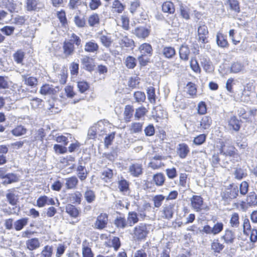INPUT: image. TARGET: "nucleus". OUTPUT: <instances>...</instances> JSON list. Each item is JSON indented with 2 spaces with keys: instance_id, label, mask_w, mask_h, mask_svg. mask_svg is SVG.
Returning a JSON list of instances; mask_svg holds the SVG:
<instances>
[{
  "instance_id": "58836bf2",
  "label": "nucleus",
  "mask_w": 257,
  "mask_h": 257,
  "mask_svg": "<svg viewBox=\"0 0 257 257\" xmlns=\"http://www.w3.org/2000/svg\"><path fill=\"white\" fill-rule=\"evenodd\" d=\"M45 137L44 130L43 128H40L35 131L34 136L32 137V141H40L43 142V138Z\"/></svg>"
},
{
  "instance_id": "680f3d73",
  "label": "nucleus",
  "mask_w": 257,
  "mask_h": 257,
  "mask_svg": "<svg viewBox=\"0 0 257 257\" xmlns=\"http://www.w3.org/2000/svg\"><path fill=\"white\" fill-rule=\"evenodd\" d=\"M235 178L238 180L242 179L246 175V173L244 170L241 168H237L234 172Z\"/></svg>"
},
{
  "instance_id": "bf43d9fd",
  "label": "nucleus",
  "mask_w": 257,
  "mask_h": 257,
  "mask_svg": "<svg viewBox=\"0 0 257 257\" xmlns=\"http://www.w3.org/2000/svg\"><path fill=\"white\" fill-rule=\"evenodd\" d=\"M186 89L187 93L191 96H194L196 94V88L195 84L189 82L186 86Z\"/></svg>"
},
{
  "instance_id": "052dcab7",
  "label": "nucleus",
  "mask_w": 257,
  "mask_h": 257,
  "mask_svg": "<svg viewBox=\"0 0 257 257\" xmlns=\"http://www.w3.org/2000/svg\"><path fill=\"white\" fill-rule=\"evenodd\" d=\"M6 197L8 201L12 205H15L17 203L18 198L15 194L12 193H7Z\"/></svg>"
},
{
  "instance_id": "8fccbe9b",
  "label": "nucleus",
  "mask_w": 257,
  "mask_h": 257,
  "mask_svg": "<svg viewBox=\"0 0 257 257\" xmlns=\"http://www.w3.org/2000/svg\"><path fill=\"white\" fill-rule=\"evenodd\" d=\"M165 199V197L163 195H157L154 196L152 200L154 202V206L156 208L160 207Z\"/></svg>"
},
{
  "instance_id": "ddd939ff",
  "label": "nucleus",
  "mask_w": 257,
  "mask_h": 257,
  "mask_svg": "<svg viewBox=\"0 0 257 257\" xmlns=\"http://www.w3.org/2000/svg\"><path fill=\"white\" fill-rule=\"evenodd\" d=\"M41 243L38 238H32L26 241L27 249L30 251L36 250L40 247Z\"/></svg>"
},
{
  "instance_id": "72a5a7b5",
  "label": "nucleus",
  "mask_w": 257,
  "mask_h": 257,
  "mask_svg": "<svg viewBox=\"0 0 257 257\" xmlns=\"http://www.w3.org/2000/svg\"><path fill=\"white\" fill-rule=\"evenodd\" d=\"M180 57L182 60L187 61L189 59L190 50L188 46L182 45L179 50Z\"/></svg>"
},
{
  "instance_id": "49530a36",
  "label": "nucleus",
  "mask_w": 257,
  "mask_h": 257,
  "mask_svg": "<svg viewBox=\"0 0 257 257\" xmlns=\"http://www.w3.org/2000/svg\"><path fill=\"white\" fill-rule=\"evenodd\" d=\"M82 195L79 192H76L71 194L69 198V200L72 203L80 204L81 200Z\"/></svg>"
},
{
  "instance_id": "f257e3e1",
  "label": "nucleus",
  "mask_w": 257,
  "mask_h": 257,
  "mask_svg": "<svg viewBox=\"0 0 257 257\" xmlns=\"http://www.w3.org/2000/svg\"><path fill=\"white\" fill-rule=\"evenodd\" d=\"M150 225L140 223L136 226L131 233L135 240L141 241L146 239L150 233Z\"/></svg>"
},
{
  "instance_id": "a18cd8bd",
  "label": "nucleus",
  "mask_w": 257,
  "mask_h": 257,
  "mask_svg": "<svg viewBox=\"0 0 257 257\" xmlns=\"http://www.w3.org/2000/svg\"><path fill=\"white\" fill-rule=\"evenodd\" d=\"M212 122L211 118L208 116H204L200 122V126L203 129H208Z\"/></svg>"
},
{
  "instance_id": "7c9ffc66",
  "label": "nucleus",
  "mask_w": 257,
  "mask_h": 257,
  "mask_svg": "<svg viewBox=\"0 0 257 257\" xmlns=\"http://www.w3.org/2000/svg\"><path fill=\"white\" fill-rule=\"evenodd\" d=\"M66 211L73 218H76L79 214L78 209L70 204H68L66 206Z\"/></svg>"
},
{
  "instance_id": "6e6552de",
  "label": "nucleus",
  "mask_w": 257,
  "mask_h": 257,
  "mask_svg": "<svg viewBox=\"0 0 257 257\" xmlns=\"http://www.w3.org/2000/svg\"><path fill=\"white\" fill-rule=\"evenodd\" d=\"M128 172L135 177H138L143 173V167L142 164L133 163L128 167Z\"/></svg>"
},
{
  "instance_id": "2eb2a0df",
  "label": "nucleus",
  "mask_w": 257,
  "mask_h": 257,
  "mask_svg": "<svg viewBox=\"0 0 257 257\" xmlns=\"http://www.w3.org/2000/svg\"><path fill=\"white\" fill-rule=\"evenodd\" d=\"M40 92L42 95H53L56 93L57 90L53 85L46 84L43 85L40 90Z\"/></svg>"
},
{
  "instance_id": "774afa93",
  "label": "nucleus",
  "mask_w": 257,
  "mask_h": 257,
  "mask_svg": "<svg viewBox=\"0 0 257 257\" xmlns=\"http://www.w3.org/2000/svg\"><path fill=\"white\" fill-rule=\"evenodd\" d=\"M223 228V224L222 222L216 223L212 227L213 234L216 235L220 233Z\"/></svg>"
},
{
  "instance_id": "393cba45",
  "label": "nucleus",
  "mask_w": 257,
  "mask_h": 257,
  "mask_svg": "<svg viewBox=\"0 0 257 257\" xmlns=\"http://www.w3.org/2000/svg\"><path fill=\"white\" fill-rule=\"evenodd\" d=\"M139 220L138 215L135 211H131L128 213L127 223L130 226H132L138 223Z\"/></svg>"
},
{
  "instance_id": "c9c22d12",
  "label": "nucleus",
  "mask_w": 257,
  "mask_h": 257,
  "mask_svg": "<svg viewBox=\"0 0 257 257\" xmlns=\"http://www.w3.org/2000/svg\"><path fill=\"white\" fill-rule=\"evenodd\" d=\"M82 64L84 67L87 70L90 71L92 69L93 65L92 64V59L89 57L85 56L81 60Z\"/></svg>"
},
{
  "instance_id": "1a4fd4ad",
  "label": "nucleus",
  "mask_w": 257,
  "mask_h": 257,
  "mask_svg": "<svg viewBox=\"0 0 257 257\" xmlns=\"http://www.w3.org/2000/svg\"><path fill=\"white\" fill-rule=\"evenodd\" d=\"M117 38L119 39L118 43L121 47H131L133 48L135 47L134 40L129 38L127 36L120 34V37H118Z\"/></svg>"
},
{
  "instance_id": "aec40b11",
  "label": "nucleus",
  "mask_w": 257,
  "mask_h": 257,
  "mask_svg": "<svg viewBox=\"0 0 257 257\" xmlns=\"http://www.w3.org/2000/svg\"><path fill=\"white\" fill-rule=\"evenodd\" d=\"M235 148L232 146L223 144L220 149V153L225 156H231L234 154Z\"/></svg>"
},
{
  "instance_id": "dca6fc26",
  "label": "nucleus",
  "mask_w": 257,
  "mask_h": 257,
  "mask_svg": "<svg viewBox=\"0 0 257 257\" xmlns=\"http://www.w3.org/2000/svg\"><path fill=\"white\" fill-rule=\"evenodd\" d=\"M84 49L85 52L88 53H95L98 51L99 46L94 41L91 40L85 44Z\"/></svg>"
},
{
  "instance_id": "b1692460",
  "label": "nucleus",
  "mask_w": 257,
  "mask_h": 257,
  "mask_svg": "<svg viewBox=\"0 0 257 257\" xmlns=\"http://www.w3.org/2000/svg\"><path fill=\"white\" fill-rule=\"evenodd\" d=\"M82 257H94L92 250L86 240L82 242Z\"/></svg>"
},
{
  "instance_id": "5fc2aeb1",
  "label": "nucleus",
  "mask_w": 257,
  "mask_h": 257,
  "mask_svg": "<svg viewBox=\"0 0 257 257\" xmlns=\"http://www.w3.org/2000/svg\"><path fill=\"white\" fill-rule=\"evenodd\" d=\"M148 98L151 103H154L156 101L155 89L150 87L147 90Z\"/></svg>"
},
{
  "instance_id": "a878e982",
  "label": "nucleus",
  "mask_w": 257,
  "mask_h": 257,
  "mask_svg": "<svg viewBox=\"0 0 257 257\" xmlns=\"http://www.w3.org/2000/svg\"><path fill=\"white\" fill-rule=\"evenodd\" d=\"M163 12L172 14L175 12V7L173 3L170 1L164 2L162 6Z\"/></svg>"
},
{
  "instance_id": "4c0bfd02",
  "label": "nucleus",
  "mask_w": 257,
  "mask_h": 257,
  "mask_svg": "<svg viewBox=\"0 0 257 257\" xmlns=\"http://www.w3.org/2000/svg\"><path fill=\"white\" fill-rule=\"evenodd\" d=\"M84 196L85 200L89 203L93 202L96 198L94 192L89 189H87L84 193Z\"/></svg>"
},
{
  "instance_id": "4468645a",
  "label": "nucleus",
  "mask_w": 257,
  "mask_h": 257,
  "mask_svg": "<svg viewBox=\"0 0 257 257\" xmlns=\"http://www.w3.org/2000/svg\"><path fill=\"white\" fill-rule=\"evenodd\" d=\"M226 244H232L235 238V235L234 232L229 229H226L224 234L221 237Z\"/></svg>"
},
{
  "instance_id": "f8f14e48",
  "label": "nucleus",
  "mask_w": 257,
  "mask_h": 257,
  "mask_svg": "<svg viewBox=\"0 0 257 257\" xmlns=\"http://www.w3.org/2000/svg\"><path fill=\"white\" fill-rule=\"evenodd\" d=\"M97 38L99 39L102 45L106 48H110L113 42L111 37L108 35L98 34Z\"/></svg>"
},
{
  "instance_id": "cd10ccee",
  "label": "nucleus",
  "mask_w": 257,
  "mask_h": 257,
  "mask_svg": "<svg viewBox=\"0 0 257 257\" xmlns=\"http://www.w3.org/2000/svg\"><path fill=\"white\" fill-rule=\"evenodd\" d=\"M139 50L142 54L151 55L153 52L152 46L148 43H144L140 46Z\"/></svg>"
},
{
  "instance_id": "20e7f679",
  "label": "nucleus",
  "mask_w": 257,
  "mask_h": 257,
  "mask_svg": "<svg viewBox=\"0 0 257 257\" xmlns=\"http://www.w3.org/2000/svg\"><path fill=\"white\" fill-rule=\"evenodd\" d=\"M175 205L171 203L165 204L161 211L163 218L170 219L173 217L174 213Z\"/></svg>"
},
{
  "instance_id": "f704fd0d",
  "label": "nucleus",
  "mask_w": 257,
  "mask_h": 257,
  "mask_svg": "<svg viewBox=\"0 0 257 257\" xmlns=\"http://www.w3.org/2000/svg\"><path fill=\"white\" fill-rule=\"evenodd\" d=\"M27 130L23 125L17 126L11 131L12 134L16 137H20L26 134Z\"/></svg>"
},
{
  "instance_id": "a211bd4d",
  "label": "nucleus",
  "mask_w": 257,
  "mask_h": 257,
  "mask_svg": "<svg viewBox=\"0 0 257 257\" xmlns=\"http://www.w3.org/2000/svg\"><path fill=\"white\" fill-rule=\"evenodd\" d=\"M65 186L68 189H74L76 188L78 183V180L76 176H72L66 178Z\"/></svg>"
},
{
  "instance_id": "ea45409f",
  "label": "nucleus",
  "mask_w": 257,
  "mask_h": 257,
  "mask_svg": "<svg viewBox=\"0 0 257 257\" xmlns=\"http://www.w3.org/2000/svg\"><path fill=\"white\" fill-rule=\"evenodd\" d=\"M52 246L47 245L43 247L41 253L40 254V257H52Z\"/></svg>"
},
{
  "instance_id": "473e14b6",
  "label": "nucleus",
  "mask_w": 257,
  "mask_h": 257,
  "mask_svg": "<svg viewBox=\"0 0 257 257\" xmlns=\"http://www.w3.org/2000/svg\"><path fill=\"white\" fill-rule=\"evenodd\" d=\"M153 180L157 186H162L164 183L165 177L163 173H158L153 176Z\"/></svg>"
},
{
  "instance_id": "864d4df0",
  "label": "nucleus",
  "mask_w": 257,
  "mask_h": 257,
  "mask_svg": "<svg viewBox=\"0 0 257 257\" xmlns=\"http://www.w3.org/2000/svg\"><path fill=\"white\" fill-rule=\"evenodd\" d=\"M247 203L249 205L257 204V196L254 193H250L246 199Z\"/></svg>"
},
{
  "instance_id": "a19ab883",
  "label": "nucleus",
  "mask_w": 257,
  "mask_h": 257,
  "mask_svg": "<svg viewBox=\"0 0 257 257\" xmlns=\"http://www.w3.org/2000/svg\"><path fill=\"white\" fill-rule=\"evenodd\" d=\"M162 53L166 58H171L175 55L176 52L173 47H165L163 48Z\"/></svg>"
},
{
  "instance_id": "412c9836",
  "label": "nucleus",
  "mask_w": 257,
  "mask_h": 257,
  "mask_svg": "<svg viewBox=\"0 0 257 257\" xmlns=\"http://www.w3.org/2000/svg\"><path fill=\"white\" fill-rule=\"evenodd\" d=\"M238 190L237 187H233L231 189L226 190L223 195V197L226 199H232L236 198L238 195Z\"/></svg>"
},
{
  "instance_id": "9d476101",
  "label": "nucleus",
  "mask_w": 257,
  "mask_h": 257,
  "mask_svg": "<svg viewBox=\"0 0 257 257\" xmlns=\"http://www.w3.org/2000/svg\"><path fill=\"white\" fill-rule=\"evenodd\" d=\"M46 205H55L54 199L45 195L39 197L37 200V205L39 207H43Z\"/></svg>"
},
{
  "instance_id": "e433bc0d",
  "label": "nucleus",
  "mask_w": 257,
  "mask_h": 257,
  "mask_svg": "<svg viewBox=\"0 0 257 257\" xmlns=\"http://www.w3.org/2000/svg\"><path fill=\"white\" fill-rule=\"evenodd\" d=\"M28 218H23L18 220L14 223V228L17 231H20L28 224Z\"/></svg>"
},
{
  "instance_id": "e2e57ef3",
  "label": "nucleus",
  "mask_w": 257,
  "mask_h": 257,
  "mask_svg": "<svg viewBox=\"0 0 257 257\" xmlns=\"http://www.w3.org/2000/svg\"><path fill=\"white\" fill-rule=\"evenodd\" d=\"M147 112V110L145 107H141L138 108L136 110L135 116L137 119H140V118L144 116Z\"/></svg>"
},
{
  "instance_id": "37998d69",
  "label": "nucleus",
  "mask_w": 257,
  "mask_h": 257,
  "mask_svg": "<svg viewBox=\"0 0 257 257\" xmlns=\"http://www.w3.org/2000/svg\"><path fill=\"white\" fill-rule=\"evenodd\" d=\"M77 175L81 181L84 180L87 175V172L84 166L80 165L77 168Z\"/></svg>"
},
{
  "instance_id": "603ef678",
  "label": "nucleus",
  "mask_w": 257,
  "mask_h": 257,
  "mask_svg": "<svg viewBox=\"0 0 257 257\" xmlns=\"http://www.w3.org/2000/svg\"><path fill=\"white\" fill-rule=\"evenodd\" d=\"M25 56V53L22 50L17 51L14 54V59L17 63H22Z\"/></svg>"
},
{
  "instance_id": "7ed1b4c3",
  "label": "nucleus",
  "mask_w": 257,
  "mask_h": 257,
  "mask_svg": "<svg viewBox=\"0 0 257 257\" xmlns=\"http://www.w3.org/2000/svg\"><path fill=\"white\" fill-rule=\"evenodd\" d=\"M151 32L150 27L139 26L136 27L133 31L132 33L135 35L138 38L145 39L147 38Z\"/></svg>"
},
{
  "instance_id": "39448f33",
  "label": "nucleus",
  "mask_w": 257,
  "mask_h": 257,
  "mask_svg": "<svg viewBox=\"0 0 257 257\" xmlns=\"http://www.w3.org/2000/svg\"><path fill=\"white\" fill-rule=\"evenodd\" d=\"M192 208L197 212L201 211L203 207L202 198L198 195H193L190 199Z\"/></svg>"
},
{
  "instance_id": "69168bd1",
  "label": "nucleus",
  "mask_w": 257,
  "mask_h": 257,
  "mask_svg": "<svg viewBox=\"0 0 257 257\" xmlns=\"http://www.w3.org/2000/svg\"><path fill=\"white\" fill-rule=\"evenodd\" d=\"M166 173L168 178L170 179H173L177 175L176 169L174 167L167 169Z\"/></svg>"
},
{
  "instance_id": "13d9d810",
  "label": "nucleus",
  "mask_w": 257,
  "mask_h": 257,
  "mask_svg": "<svg viewBox=\"0 0 257 257\" xmlns=\"http://www.w3.org/2000/svg\"><path fill=\"white\" fill-rule=\"evenodd\" d=\"M72 43L75 44L77 47L81 46V40L80 37L74 33H72L70 37V41Z\"/></svg>"
},
{
  "instance_id": "0eeeda50",
  "label": "nucleus",
  "mask_w": 257,
  "mask_h": 257,
  "mask_svg": "<svg viewBox=\"0 0 257 257\" xmlns=\"http://www.w3.org/2000/svg\"><path fill=\"white\" fill-rule=\"evenodd\" d=\"M198 40L202 43L207 42V38L208 34V31L206 26L205 25H200L198 28Z\"/></svg>"
},
{
  "instance_id": "6e6d98bb",
  "label": "nucleus",
  "mask_w": 257,
  "mask_h": 257,
  "mask_svg": "<svg viewBox=\"0 0 257 257\" xmlns=\"http://www.w3.org/2000/svg\"><path fill=\"white\" fill-rule=\"evenodd\" d=\"M134 96L137 102H144L146 99V95L144 92L142 91H136L134 94Z\"/></svg>"
},
{
  "instance_id": "09e8293b",
  "label": "nucleus",
  "mask_w": 257,
  "mask_h": 257,
  "mask_svg": "<svg viewBox=\"0 0 257 257\" xmlns=\"http://www.w3.org/2000/svg\"><path fill=\"white\" fill-rule=\"evenodd\" d=\"M133 108L131 105H126L124 111V118L126 121H129L133 116Z\"/></svg>"
},
{
  "instance_id": "6ab92c4d",
  "label": "nucleus",
  "mask_w": 257,
  "mask_h": 257,
  "mask_svg": "<svg viewBox=\"0 0 257 257\" xmlns=\"http://www.w3.org/2000/svg\"><path fill=\"white\" fill-rule=\"evenodd\" d=\"M228 126L230 129L237 132L240 127V121L236 116H231L228 120Z\"/></svg>"
},
{
  "instance_id": "423d86ee",
  "label": "nucleus",
  "mask_w": 257,
  "mask_h": 257,
  "mask_svg": "<svg viewBox=\"0 0 257 257\" xmlns=\"http://www.w3.org/2000/svg\"><path fill=\"white\" fill-rule=\"evenodd\" d=\"M108 222V215L106 213H100L97 217L94 223L95 227L98 229L104 228Z\"/></svg>"
},
{
  "instance_id": "bb28decb",
  "label": "nucleus",
  "mask_w": 257,
  "mask_h": 257,
  "mask_svg": "<svg viewBox=\"0 0 257 257\" xmlns=\"http://www.w3.org/2000/svg\"><path fill=\"white\" fill-rule=\"evenodd\" d=\"M124 8L125 6L119 0H114L112 4L111 11L112 12L121 13Z\"/></svg>"
},
{
  "instance_id": "0e129e2a",
  "label": "nucleus",
  "mask_w": 257,
  "mask_h": 257,
  "mask_svg": "<svg viewBox=\"0 0 257 257\" xmlns=\"http://www.w3.org/2000/svg\"><path fill=\"white\" fill-rule=\"evenodd\" d=\"M228 2L231 10L236 13L239 12V3L237 0H228Z\"/></svg>"
},
{
  "instance_id": "c85d7f7f",
  "label": "nucleus",
  "mask_w": 257,
  "mask_h": 257,
  "mask_svg": "<svg viewBox=\"0 0 257 257\" xmlns=\"http://www.w3.org/2000/svg\"><path fill=\"white\" fill-rule=\"evenodd\" d=\"M99 22L100 18L97 14H93L88 18V23L90 27H97L99 25Z\"/></svg>"
},
{
  "instance_id": "338daca9",
  "label": "nucleus",
  "mask_w": 257,
  "mask_h": 257,
  "mask_svg": "<svg viewBox=\"0 0 257 257\" xmlns=\"http://www.w3.org/2000/svg\"><path fill=\"white\" fill-rule=\"evenodd\" d=\"M100 0H90L89 7L91 10H95L101 5Z\"/></svg>"
},
{
  "instance_id": "de8ad7c7",
  "label": "nucleus",
  "mask_w": 257,
  "mask_h": 257,
  "mask_svg": "<svg viewBox=\"0 0 257 257\" xmlns=\"http://www.w3.org/2000/svg\"><path fill=\"white\" fill-rule=\"evenodd\" d=\"M229 223L232 227H237L239 226V215L237 213L234 212L231 214Z\"/></svg>"
},
{
  "instance_id": "c756f323",
  "label": "nucleus",
  "mask_w": 257,
  "mask_h": 257,
  "mask_svg": "<svg viewBox=\"0 0 257 257\" xmlns=\"http://www.w3.org/2000/svg\"><path fill=\"white\" fill-rule=\"evenodd\" d=\"M216 42L218 46L222 48H225L228 46V43L225 37L221 33H217L216 35Z\"/></svg>"
},
{
  "instance_id": "5701e85b",
  "label": "nucleus",
  "mask_w": 257,
  "mask_h": 257,
  "mask_svg": "<svg viewBox=\"0 0 257 257\" xmlns=\"http://www.w3.org/2000/svg\"><path fill=\"white\" fill-rule=\"evenodd\" d=\"M23 80L25 84L31 87H35L38 84L37 79L33 76H29L28 75H23L22 76Z\"/></svg>"
},
{
  "instance_id": "4be33fe9",
  "label": "nucleus",
  "mask_w": 257,
  "mask_h": 257,
  "mask_svg": "<svg viewBox=\"0 0 257 257\" xmlns=\"http://www.w3.org/2000/svg\"><path fill=\"white\" fill-rule=\"evenodd\" d=\"M19 177L14 173H7L2 183L7 185L19 181Z\"/></svg>"
},
{
  "instance_id": "79ce46f5",
  "label": "nucleus",
  "mask_w": 257,
  "mask_h": 257,
  "mask_svg": "<svg viewBox=\"0 0 257 257\" xmlns=\"http://www.w3.org/2000/svg\"><path fill=\"white\" fill-rule=\"evenodd\" d=\"M211 249L215 252H220L224 248V245L219 242L218 239H214L211 244Z\"/></svg>"
},
{
  "instance_id": "9b49d317",
  "label": "nucleus",
  "mask_w": 257,
  "mask_h": 257,
  "mask_svg": "<svg viewBox=\"0 0 257 257\" xmlns=\"http://www.w3.org/2000/svg\"><path fill=\"white\" fill-rule=\"evenodd\" d=\"M176 152L181 159L185 158L190 152L188 146L185 143L179 144L176 149Z\"/></svg>"
},
{
  "instance_id": "f03ea898",
  "label": "nucleus",
  "mask_w": 257,
  "mask_h": 257,
  "mask_svg": "<svg viewBox=\"0 0 257 257\" xmlns=\"http://www.w3.org/2000/svg\"><path fill=\"white\" fill-rule=\"evenodd\" d=\"M44 7L40 0H26V9L28 11H39Z\"/></svg>"
},
{
  "instance_id": "4d7b16f0",
  "label": "nucleus",
  "mask_w": 257,
  "mask_h": 257,
  "mask_svg": "<svg viewBox=\"0 0 257 257\" xmlns=\"http://www.w3.org/2000/svg\"><path fill=\"white\" fill-rule=\"evenodd\" d=\"M118 187L121 192L126 191L128 189V183L124 179H121L118 181Z\"/></svg>"
},
{
  "instance_id": "2f4dec72",
  "label": "nucleus",
  "mask_w": 257,
  "mask_h": 257,
  "mask_svg": "<svg viewBox=\"0 0 257 257\" xmlns=\"http://www.w3.org/2000/svg\"><path fill=\"white\" fill-rule=\"evenodd\" d=\"M203 69L208 73H212L214 71V66L211 62L207 59L204 58L201 61Z\"/></svg>"
},
{
  "instance_id": "c03bdc74",
  "label": "nucleus",
  "mask_w": 257,
  "mask_h": 257,
  "mask_svg": "<svg viewBox=\"0 0 257 257\" xmlns=\"http://www.w3.org/2000/svg\"><path fill=\"white\" fill-rule=\"evenodd\" d=\"M125 66L128 69H133L136 66V59L135 57L128 56L124 61Z\"/></svg>"
},
{
  "instance_id": "f3484780",
  "label": "nucleus",
  "mask_w": 257,
  "mask_h": 257,
  "mask_svg": "<svg viewBox=\"0 0 257 257\" xmlns=\"http://www.w3.org/2000/svg\"><path fill=\"white\" fill-rule=\"evenodd\" d=\"M74 46L70 42H64L63 46V53L66 57L72 55L74 53Z\"/></svg>"
},
{
  "instance_id": "3c124183",
  "label": "nucleus",
  "mask_w": 257,
  "mask_h": 257,
  "mask_svg": "<svg viewBox=\"0 0 257 257\" xmlns=\"http://www.w3.org/2000/svg\"><path fill=\"white\" fill-rule=\"evenodd\" d=\"M180 14L182 17L186 20L190 19L189 9L188 7L184 6L182 4L180 6Z\"/></svg>"
}]
</instances>
